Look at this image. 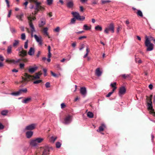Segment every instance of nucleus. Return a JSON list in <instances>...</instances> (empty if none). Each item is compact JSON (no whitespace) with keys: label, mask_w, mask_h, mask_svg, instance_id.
<instances>
[{"label":"nucleus","mask_w":155,"mask_h":155,"mask_svg":"<svg viewBox=\"0 0 155 155\" xmlns=\"http://www.w3.org/2000/svg\"><path fill=\"white\" fill-rule=\"evenodd\" d=\"M42 73L41 71H39L35 73V75H32L28 74L27 73H25L24 76L25 78L21 77L22 80L20 82L21 83H23L25 81H28L30 80H33L35 79H39Z\"/></svg>","instance_id":"obj_1"},{"label":"nucleus","mask_w":155,"mask_h":155,"mask_svg":"<svg viewBox=\"0 0 155 155\" xmlns=\"http://www.w3.org/2000/svg\"><path fill=\"white\" fill-rule=\"evenodd\" d=\"M146 101L147 104V109L150 111V114L153 116H155V112L153 109L152 105V102L151 99L149 97L147 96H146Z\"/></svg>","instance_id":"obj_2"},{"label":"nucleus","mask_w":155,"mask_h":155,"mask_svg":"<svg viewBox=\"0 0 155 155\" xmlns=\"http://www.w3.org/2000/svg\"><path fill=\"white\" fill-rule=\"evenodd\" d=\"M145 45L147 47L146 51H147L153 50L154 48V45L151 43L147 36L146 37V40L145 41Z\"/></svg>","instance_id":"obj_3"},{"label":"nucleus","mask_w":155,"mask_h":155,"mask_svg":"<svg viewBox=\"0 0 155 155\" xmlns=\"http://www.w3.org/2000/svg\"><path fill=\"white\" fill-rule=\"evenodd\" d=\"M44 140V139L41 137H38L33 139L31 140L30 145L32 147H35L38 144L41 143Z\"/></svg>","instance_id":"obj_4"},{"label":"nucleus","mask_w":155,"mask_h":155,"mask_svg":"<svg viewBox=\"0 0 155 155\" xmlns=\"http://www.w3.org/2000/svg\"><path fill=\"white\" fill-rule=\"evenodd\" d=\"M18 51V55L21 58H23L27 55V51L24 49L22 47L18 48L16 50Z\"/></svg>","instance_id":"obj_5"},{"label":"nucleus","mask_w":155,"mask_h":155,"mask_svg":"<svg viewBox=\"0 0 155 155\" xmlns=\"http://www.w3.org/2000/svg\"><path fill=\"white\" fill-rule=\"evenodd\" d=\"M114 25L113 23H111L107 27L105 28L104 32L107 34L109 33V31H111V32H114Z\"/></svg>","instance_id":"obj_6"},{"label":"nucleus","mask_w":155,"mask_h":155,"mask_svg":"<svg viewBox=\"0 0 155 155\" xmlns=\"http://www.w3.org/2000/svg\"><path fill=\"white\" fill-rule=\"evenodd\" d=\"M71 14L76 19L78 20L83 21L85 19V17L80 16L79 13L77 12H72Z\"/></svg>","instance_id":"obj_7"},{"label":"nucleus","mask_w":155,"mask_h":155,"mask_svg":"<svg viewBox=\"0 0 155 155\" xmlns=\"http://www.w3.org/2000/svg\"><path fill=\"white\" fill-rule=\"evenodd\" d=\"M30 17H28V23L29 24L30 26V27L31 28V37H32L33 36V32H34L35 31V28L34 27V26L32 23V22H31V21L30 20Z\"/></svg>","instance_id":"obj_8"},{"label":"nucleus","mask_w":155,"mask_h":155,"mask_svg":"<svg viewBox=\"0 0 155 155\" xmlns=\"http://www.w3.org/2000/svg\"><path fill=\"white\" fill-rule=\"evenodd\" d=\"M34 38L36 41L38 43L39 45H42L43 44L42 38L41 36L38 37L36 35H34Z\"/></svg>","instance_id":"obj_9"},{"label":"nucleus","mask_w":155,"mask_h":155,"mask_svg":"<svg viewBox=\"0 0 155 155\" xmlns=\"http://www.w3.org/2000/svg\"><path fill=\"white\" fill-rule=\"evenodd\" d=\"M126 92V89L124 86L121 87L120 88L119 91V94L120 96L124 94Z\"/></svg>","instance_id":"obj_10"},{"label":"nucleus","mask_w":155,"mask_h":155,"mask_svg":"<svg viewBox=\"0 0 155 155\" xmlns=\"http://www.w3.org/2000/svg\"><path fill=\"white\" fill-rule=\"evenodd\" d=\"M36 126V124H31L27 126L25 128V130H32L35 129Z\"/></svg>","instance_id":"obj_11"},{"label":"nucleus","mask_w":155,"mask_h":155,"mask_svg":"<svg viewBox=\"0 0 155 155\" xmlns=\"http://www.w3.org/2000/svg\"><path fill=\"white\" fill-rule=\"evenodd\" d=\"M71 120V116L70 115H68L66 116L64 119V123L65 124H69Z\"/></svg>","instance_id":"obj_12"},{"label":"nucleus","mask_w":155,"mask_h":155,"mask_svg":"<svg viewBox=\"0 0 155 155\" xmlns=\"http://www.w3.org/2000/svg\"><path fill=\"white\" fill-rule=\"evenodd\" d=\"M24 16V13L22 12L20 14H18L16 15V18L20 21H23V18Z\"/></svg>","instance_id":"obj_13"},{"label":"nucleus","mask_w":155,"mask_h":155,"mask_svg":"<svg viewBox=\"0 0 155 155\" xmlns=\"http://www.w3.org/2000/svg\"><path fill=\"white\" fill-rule=\"evenodd\" d=\"M66 5L69 8H71L74 6V3L72 1H68L66 3Z\"/></svg>","instance_id":"obj_14"},{"label":"nucleus","mask_w":155,"mask_h":155,"mask_svg":"<svg viewBox=\"0 0 155 155\" xmlns=\"http://www.w3.org/2000/svg\"><path fill=\"white\" fill-rule=\"evenodd\" d=\"M38 69V67H35L33 68L29 67L28 69V71L31 74H32L34 73Z\"/></svg>","instance_id":"obj_15"},{"label":"nucleus","mask_w":155,"mask_h":155,"mask_svg":"<svg viewBox=\"0 0 155 155\" xmlns=\"http://www.w3.org/2000/svg\"><path fill=\"white\" fill-rule=\"evenodd\" d=\"M35 52V48H34L31 47L30 48L28 54L32 56L34 54Z\"/></svg>","instance_id":"obj_16"},{"label":"nucleus","mask_w":155,"mask_h":155,"mask_svg":"<svg viewBox=\"0 0 155 155\" xmlns=\"http://www.w3.org/2000/svg\"><path fill=\"white\" fill-rule=\"evenodd\" d=\"M80 93L83 95H85L86 94V90L85 87H81L80 89Z\"/></svg>","instance_id":"obj_17"},{"label":"nucleus","mask_w":155,"mask_h":155,"mask_svg":"<svg viewBox=\"0 0 155 155\" xmlns=\"http://www.w3.org/2000/svg\"><path fill=\"white\" fill-rule=\"evenodd\" d=\"M49 149L48 147L45 148L44 150L42 155H48L49 154Z\"/></svg>","instance_id":"obj_18"},{"label":"nucleus","mask_w":155,"mask_h":155,"mask_svg":"<svg viewBox=\"0 0 155 155\" xmlns=\"http://www.w3.org/2000/svg\"><path fill=\"white\" fill-rule=\"evenodd\" d=\"M33 134V132L31 131H28L26 132V135L27 137L28 138H30Z\"/></svg>","instance_id":"obj_19"},{"label":"nucleus","mask_w":155,"mask_h":155,"mask_svg":"<svg viewBox=\"0 0 155 155\" xmlns=\"http://www.w3.org/2000/svg\"><path fill=\"white\" fill-rule=\"evenodd\" d=\"M105 127V125L104 124H102L101 126H100L99 127V129L97 130V132H99L103 131L104 130V128Z\"/></svg>","instance_id":"obj_20"},{"label":"nucleus","mask_w":155,"mask_h":155,"mask_svg":"<svg viewBox=\"0 0 155 155\" xmlns=\"http://www.w3.org/2000/svg\"><path fill=\"white\" fill-rule=\"evenodd\" d=\"M48 28L47 27L44 28L43 29V32L45 35L47 36L48 38H50V37L49 36L48 32H47Z\"/></svg>","instance_id":"obj_21"},{"label":"nucleus","mask_w":155,"mask_h":155,"mask_svg":"<svg viewBox=\"0 0 155 155\" xmlns=\"http://www.w3.org/2000/svg\"><path fill=\"white\" fill-rule=\"evenodd\" d=\"M31 97H28L26 99L23 100L22 101V103L25 104H27L29 103L31 100Z\"/></svg>","instance_id":"obj_22"},{"label":"nucleus","mask_w":155,"mask_h":155,"mask_svg":"<svg viewBox=\"0 0 155 155\" xmlns=\"http://www.w3.org/2000/svg\"><path fill=\"white\" fill-rule=\"evenodd\" d=\"M102 74V72L100 71V68H97L96 69V74L98 77L100 76Z\"/></svg>","instance_id":"obj_23"},{"label":"nucleus","mask_w":155,"mask_h":155,"mask_svg":"<svg viewBox=\"0 0 155 155\" xmlns=\"http://www.w3.org/2000/svg\"><path fill=\"white\" fill-rule=\"evenodd\" d=\"M137 15L141 17H142L143 16L142 12L140 10H137V12H136Z\"/></svg>","instance_id":"obj_24"},{"label":"nucleus","mask_w":155,"mask_h":155,"mask_svg":"<svg viewBox=\"0 0 155 155\" xmlns=\"http://www.w3.org/2000/svg\"><path fill=\"white\" fill-rule=\"evenodd\" d=\"M57 137L52 136L49 139V141L51 142L54 143L55 140L57 139Z\"/></svg>","instance_id":"obj_25"},{"label":"nucleus","mask_w":155,"mask_h":155,"mask_svg":"<svg viewBox=\"0 0 155 155\" xmlns=\"http://www.w3.org/2000/svg\"><path fill=\"white\" fill-rule=\"evenodd\" d=\"M12 45H9L7 49V53L8 54H10L12 52Z\"/></svg>","instance_id":"obj_26"},{"label":"nucleus","mask_w":155,"mask_h":155,"mask_svg":"<svg viewBox=\"0 0 155 155\" xmlns=\"http://www.w3.org/2000/svg\"><path fill=\"white\" fill-rule=\"evenodd\" d=\"M19 41L18 40H15L14 42L13 43V46L14 47H16L19 44Z\"/></svg>","instance_id":"obj_27"},{"label":"nucleus","mask_w":155,"mask_h":155,"mask_svg":"<svg viewBox=\"0 0 155 155\" xmlns=\"http://www.w3.org/2000/svg\"><path fill=\"white\" fill-rule=\"evenodd\" d=\"M87 116L89 118H92L93 117L94 114L92 112L89 111L87 113Z\"/></svg>","instance_id":"obj_28"},{"label":"nucleus","mask_w":155,"mask_h":155,"mask_svg":"<svg viewBox=\"0 0 155 155\" xmlns=\"http://www.w3.org/2000/svg\"><path fill=\"white\" fill-rule=\"evenodd\" d=\"M95 29L97 31H101L102 30V27L99 26V25H97L95 27Z\"/></svg>","instance_id":"obj_29"},{"label":"nucleus","mask_w":155,"mask_h":155,"mask_svg":"<svg viewBox=\"0 0 155 155\" xmlns=\"http://www.w3.org/2000/svg\"><path fill=\"white\" fill-rule=\"evenodd\" d=\"M130 75L128 74H123L120 75V76L122 78H123L124 79H126L127 78H128L130 77Z\"/></svg>","instance_id":"obj_30"},{"label":"nucleus","mask_w":155,"mask_h":155,"mask_svg":"<svg viewBox=\"0 0 155 155\" xmlns=\"http://www.w3.org/2000/svg\"><path fill=\"white\" fill-rule=\"evenodd\" d=\"M18 91L20 93V94H21L23 93H26L27 92V90L26 88H25L24 89H20Z\"/></svg>","instance_id":"obj_31"},{"label":"nucleus","mask_w":155,"mask_h":155,"mask_svg":"<svg viewBox=\"0 0 155 155\" xmlns=\"http://www.w3.org/2000/svg\"><path fill=\"white\" fill-rule=\"evenodd\" d=\"M11 94L12 95L18 96L20 94V93L19 91H18L17 92H12L11 93Z\"/></svg>","instance_id":"obj_32"},{"label":"nucleus","mask_w":155,"mask_h":155,"mask_svg":"<svg viewBox=\"0 0 155 155\" xmlns=\"http://www.w3.org/2000/svg\"><path fill=\"white\" fill-rule=\"evenodd\" d=\"M45 21H41L39 24V27H42L45 24Z\"/></svg>","instance_id":"obj_33"},{"label":"nucleus","mask_w":155,"mask_h":155,"mask_svg":"<svg viewBox=\"0 0 155 155\" xmlns=\"http://www.w3.org/2000/svg\"><path fill=\"white\" fill-rule=\"evenodd\" d=\"M26 36L25 33H22L21 35V39L22 40H24L25 39Z\"/></svg>","instance_id":"obj_34"},{"label":"nucleus","mask_w":155,"mask_h":155,"mask_svg":"<svg viewBox=\"0 0 155 155\" xmlns=\"http://www.w3.org/2000/svg\"><path fill=\"white\" fill-rule=\"evenodd\" d=\"M91 28L89 27L87 25H84L83 26V29L86 30H89Z\"/></svg>","instance_id":"obj_35"},{"label":"nucleus","mask_w":155,"mask_h":155,"mask_svg":"<svg viewBox=\"0 0 155 155\" xmlns=\"http://www.w3.org/2000/svg\"><path fill=\"white\" fill-rule=\"evenodd\" d=\"M111 2V1L109 0H102L101 2L102 4H105L107 3H109Z\"/></svg>","instance_id":"obj_36"},{"label":"nucleus","mask_w":155,"mask_h":155,"mask_svg":"<svg viewBox=\"0 0 155 155\" xmlns=\"http://www.w3.org/2000/svg\"><path fill=\"white\" fill-rule=\"evenodd\" d=\"M8 113V110H3L1 112V114L3 115H6Z\"/></svg>","instance_id":"obj_37"},{"label":"nucleus","mask_w":155,"mask_h":155,"mask_svg":"<svg viewBox=\"0 0 155 155\" xmlns=\"http://www.w3.org/2000/svg\"><path fill=\"white\" fill-rule=\"evenodd\" d=\"M61 144L59 142H56V146L57 148H60L61 147Z\"/></svg>","instance_id":"obj_38"},{"label":"nucleus","mask_w":155,"mask_h":155,"mask_svg":"<svg viewBox=\"0 0 155 155\" xmlns=\"http://www.w3.org/2000/svg\"><path fill=\"white\" fill-rule=\"evenodd\" d=\"M28 40H27L25 43L24 48L25 49H26L28 48Z\"/></svg>","instance_id":"obj_39"},{"label":"nucleus","mask_w":155,"mask_h":155,"mask_svg":"<svg viewBox=\"0 0 155 155\" xmlns=\"http://www.w3.org/2000/svg\"><path fill=\"white\" fill-rule=\"evenodd\" d=\"M6 62L8 63H14L15 61L14 60H9L7 59L6 60Z\"/></svg>","instance_id":"obj_40"},{"label":"nucleus","mask_w":155,"mask_h":155,"mask_svg":"<svg viewBox=\"0 0 155 155\" xmlns=\"http://www.w3.org/2000/svg\"><path fill=\"white\" fill-rule=\"evenodd\" d=\"M42 82V80H37L33 82V83L34 84H38Z\"/></svg>","instance_id":"obj_41"},{"label":"nucleus","mask_w":155,"mask_h":155,"mask_svg":"<svg viewBox=\"0 0 155 155\" xmlns=\"http://www.w3.org/2000/svg\"><path fill=\"white\" fill-rule=\"evenodd\" d=\"M53 0H47V4L48 5H51L52 3Z\"/></svg>","instance_id":"obj_42"},{"label":"nucleus","mask_w":155,"mask_h":155,"mask_svg":"<svg viewBox=\"0 0 155 155\" xmlns=\"http://www.w3.org/2000/svg\"><path fill=\"white\" fill-rule=\"evenodd\" d=\"M10 30L12 33H15L16 32V30L14 28H11Z\"/></svg>","instance_id":"obj_43"},{"label":"nucleus","mask_w":155,"mask_h":155,"mask_svg":"<svg viewBox=\"0 0 155 155\" xmlns=\"http://www.w3.org/2000/svg\"><path fill=\"white\" fill-rule=\"evenodd\" d=\"M60 27H57L54 30V31L56 32H59L60 31Z\"/></svg>","instance_id":"obj_44"},{"label":"nucleus","mask_w":155,"mask_h":155,"mask_svg":"<svg viewBox=\"0 0 155 155\" xmlns=\"http://www.w3.org/2000/svg\"><path fill=\"white\" fill-rule=\"evenodd\" d=\"M28 17H30L31 18L30 19V20L31 21V22H32V20H35L36 19V18L35 17H32L31 16V15H30L29 16H28L27 17V18L28 19Z\"/></svg>","instance_id":"obj_45"},{"label":"nucleus","mask_w":155,"mask_h":155,"mask_svg":"<svg viewBox=\"0 0 155 155\" xmlns=\"http://www.w3.org/2000/svg\"><path fill=\"white\" fill-rule=\"evenodd\" d=\"M76 19L75 18H72L71 20V23L74 24L75 23Z\"/></svg>","instance_id":"obj_46"},{"label":"nucleus","mask_w":155,"mask_h":155,"mask_svg":"<svg viewBox=\"0 0 155 155\" xmlns=\"http://www.w3.org/2000/svg\"><path fill=\"white\" fill-rule=\"evenodd\" d=\"M117 84L116 82H114L113 83H111L110 84V86L112 87H116L115 86Z\"/></svg>","instance_id":"obj_47"},{"label":"nucleus","mask_w":155,"mask_h":155,"mask_svg":"<svg viewBox=\"0 0 155 155\" xmlns=\"http://www.w3.org/2000/svg\"><path fill=\"white\" fill-rule=\"evenodd\" d=\"M21 61L24 62H26L28 61V59L26 58H21Z\"/></svg>","instance_id":"obj_48"},{"label":"nucleus","mask_w":155,"mask_h":155,"mask_svg":"<svg viewBox=\"0 0 155 155\" xmlns=\"http://www.w3.org/2000/svg\"><path fill=\"white\" fill-rule=\"evenodd\" d=\"M87 38L86 36H81L78 38V39L80 40L83 39L84 38Z\"/></svg>","instance_id":"obj_49"},{"label":"nucleus","mask_w":155,"mask_h":155,"mask_svg":"<svg viewBox=\"0 0 155 155\" xmlns=\"http://www.w3.org/2000/svg\"><path fill=\"white\" fill-rule=\"evenodd\" d=\"M5 1L6 3L7 6L9 8L10 7V5H9V2L8 0H5Z\"/></svg>","instance_id":"obj_50"},{"label":"nucleus","mask_w":155,"mask_h":155,"mask_svg":"<svg viewBox=\"0 0 155 155\" xmlns=\"http://www.w3.org/2000/svg\"><path fill=\"white\" fill-rule=\"evenodd\" d=\"M45 86L46 87L48 88L50 87V83L49 82H47L45 84Z\"/></svg>","instance_id":"obj_51"},{"label":"nucleus","mask_w":155,"mask_h":155,"mask_svg":"<svg viewBox=\"0 0 155 155\" xmlns=\"http://www.w3.org/2000/svg\"><path fill=\"white\" fill-rule=\"evenodd\" d=\"M84 47V45L83 44H81L80 45V47L79 48V50H81Z\"/></svg>","instance_id":"obj_52"},{"label":"nucleus","mask_w":155,"mask_h":155,"mask_svg":"<svg viewBox=\"0 0 155 155\" xmlns=\"http://www.w3.org/2000/svg\"><path fill=\"white\" fill-rule=\"evenodd\" d=\"M51 73L52 75L55 77H56L57 76L56 74L54 73L52 71H51Z\"/></svg>","instance_id":"obj_53"},{"label":"nucleus","mask_w":155,"mask_h":155,"mask_svg":"<svg viewBox=\"0 0 155 155\" xmlns=\"http://www.w3.org/2000/svg\"><path fill=\"white\" fill-rule=\"evenodd\" d=\"M19 66L20 68L22 69L24 68L25 65L24 64L21 63L20 64Z\"/></svg>","instance_id":"obj_54"},{"label":"nucleus","mask_w":155,"mask_h":155,"mask_svg":"<svg viewBox=\"0 0 155 155\" xmlns=\"http://www.w3.org/2000/svg\"><path fill=\"white\" fill-rule=\"evenodd\" d=\"M113 92H110L108 93V94L106 95V97H110L111 95L113 94Z\"/></svg>","instance_id":"obj_55"},{"label":"nucleus","mask_w":155,"mask_h":155,"mask_svg":"<svg viewBox=\"0 0 155 155\" xmlns=\"http://www.w3.org/2000/svg\"><path fill=\"white\" fill-rule=\"evenodd\" d=\"M121 28L120 26H118L117 29V33H119V31H120Z\"/></svg>","instance_id":"obj_56"},{"label":"nucleus","mask_w":155,"mask_h":155,"mask_svg":"<svg viewBox=\"0 0 155 155\" xmlns=\"http://www.w3.org/2000/svg\"><path fill=\"white\" fill-rule=\"evenodd\" d=\"M43 71L44 73V76H46L47 75L46 73H47V70L45 68H44L43 69Z\"/></svg>","instance_id":"obj_57"},{"label":"nucleus","mask_w":155,"mask_h":155,"mask_svg":"<svg viewBox=\"0 0 155 155\" xmlns=\"http://www.w3.org/2000/svg\"><path fill=\"white\" fill-rule=\"evenodd\" d=\"M65 106V104L64 103H62L61 104V107L62 109L64 108Z\"/></svg>","instance_id":"obj_58"},{"label":"nucleus","mask_w":155,"mask_h":155,"mask_svg":"<svg viewBox=\"0 0 155 155\" xmlns=\"http://www.w3.org/2000/svg\"><path fill=\"white\" fill-rule=\"evenodd\" d=\"M149 38V40L150 41L153 40H153L155 39L152 36H150L149 37V38Z\"/></svg>","instance_id":"obj_59"},{"label":"nucleus","mask_w":155,"mask_h":155,"mask_svg":"<svg viewBox=\"0 0 155 155\" xmlns=\"http://www.w3.org/2000/svg\"><path fill=\"white\" fill-rule=\"evenodd\" d=\"M11 14H12V10H10L8 12V18L10 17L11 16Z\"/></svg>","instance_id":"obj_60"},{"label":"nucleus","mask_w":155,"mask_h":155,"mask_svg":"<svg viewBox=\"0 0 155 155\" xmlns=\"http://www.w3.org/2000/svg\"><path fill=\"white\" fill-rule=\"evenodd\" d=\"M0 60L2 61H3L4 60V58L1 55H0Z\"/></svg>","instance_id":"obj_61"},{"label":"nucleus","mask_w":155,"mask_h":155,"mask_svg":"<svg viewBox=\"0 0 155 155\" xmlns=\"http://www.w3.org/2000/svg\"><path fill=\"white\" fill-rule=\"evenodd\" d=\"M4 126L2 124V123H1L0 122V130L4 128Z\"/></svg>","instance_id":"obj_62"},{"label":"nucleus","mask_w":155,"mask_h":155,"mask_svg":"<svg viewBox=\"0 0 155 155\" xmlns=\"http://www.w3.org/2000/svg\"><path fill=\"white\" fill-rule=\"evenodd\" d=\"M28 2L27 1L25 2L24 3V5L25 6V9H26V6L28 4Z\"/></svg>","instance_id":"obj_63"},{"label":"nucleus","mask_w":155,"mask_h":155,"mask_svg":"<svg viewBox=\"0 0 155 155\" xmlns=\"http://www.w3.org/2000/svg\"><path fill=\"white\" fill-rule=\"evenodd\" d=\"M153 86L152 84H150L149 86V87L150 90H152L153 89Z\"/></svg>","instance_id":"obj_64"}]
</instances>
